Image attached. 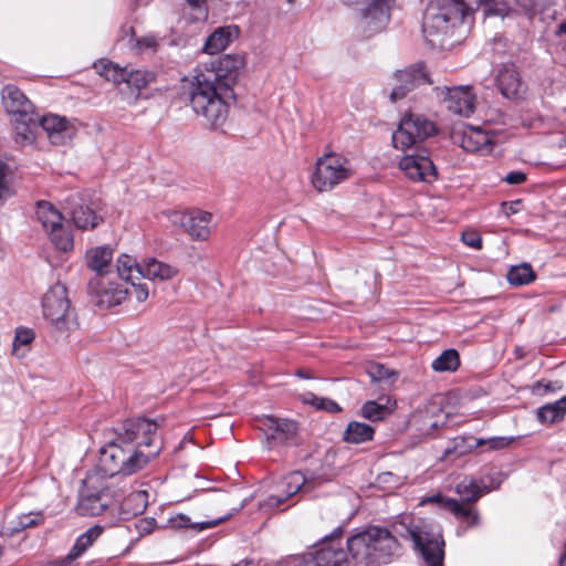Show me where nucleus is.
<instances>
[{
	"label": "nucleus",
	"mask_w": 566,
	"mask_h": 566,
	"mask_svg": "<svg viewBox=\"0 0 566 566\" xmlns=\"http://www.w3.org/2000/svg\"><path fill=\"white\" fill-rule=\"evenodd\" d=\"M243 66L242 56L229 54L211 69L197 70L189 80L190 105L206 126L216 129L226 123L230 102L234 99L233 85Z\"/></svg>",
	"instance_id": "1"
},
{
	"label": "nucleus",
	"mask_w": 566,
	"mask_h": 566,
	"mask_svg": "<svg viewBox=\"0 0 566 566\" xmlns=\"http://www.w3.org/2000/svg\"><path fill=\"white\" fill-rule=\"evenodd\" d=\"M157 429L158 423L146 418L124 421L117 438L101 449L96 467L113 478L138 472L160 451L153 438Z\"/></svg>",
	"instance_id": "2"
},
{
	"label": "nucleus",
	"mask_w": 566,
	"mask_h": 566,
	"mask_svg": "<svg viewBox=\"0 0 566 566\" xmlns=\"http://www.w3.org/2000/svg\"><path fill=\"white\" fill-rule=\"evenodd\" d=\"M480 6L489 13L504 15L509 11L502 0H430L427 4L422 32L432 45H444L455 36L465 23V19Z\"/></svg>",
	"instance_id": "3"
},
{
	"label": "nucleus",
	"mask_w": 566,
	"mask_h": 566,
	"mask_svg": "<svg viewBox=\"0 0 566 566\" xmlns=\"http://www.w3.org/2000/svg\"><path fill=\"white\" fill-rule=\"evenodd\" d=\"M347 548L356 566H379L398 553L399 544L388 530L370 526L350 536Z\"/></svg>",
	"instance_id": "4"
},
{
	"label": "nucleus",
	"mask_w": 566,
	"mask_h": 566,
	"mask_svg": "<svg viewBox=\"0 0 566 566\" xmlns=\"http://www.w3.org/2000/svg\"><path fill=\"white\" fill-rule=\"evenodd\" d=\"M399 526L405 530L400 535L412 541L426 566H443L444 541L439 525L426 518L411 517L405 518Z\"/></svg>",
	"instance_id": "5"
},
{
	"label": "nucleus",
	"mask_w": 566,
	"mask_h": 566,
	"mask_svg": "<svg viewBox=\"0 0 566 566\" xmlns=\"http://www.w3.org/2000/svg\"><path fill=\"white\" fill-rule=\"evenodd\" d=\"M42 312L44 318L60 333H70L77 327L66 286L60 282L44 294Z\"/></svg>",
	"instance_id": "6"
},
{
	"label": "nucleus",
	"mask_w": 566,
	"mask_h": 566,
	"mask_svg": "<svg viewBox=\"0 0 566 566\" xmlns=\"http://www.w3.org/2000/svg\"><path fill=\"white\" fill-rule=\"evenodd\" d=\"M354 174L350 161L338 154H326L316 160L312 185L319 192L329 191Z\"/></svg>",
	"instance_id": "7"
},
{
	"label": "nucleus",
	"mask_w": 566,
	"mask_h": 566,
	"mask_svg": "<svg viewBox=\"0 0 566 566\" xmlns=\"http://www.w3.org/2000/svg\"><path fill=\"white\" fill-rule=\"evenodd\" d=\"M436 133L432 122L421 114H406L392 133V145L401 151L417 150L420 144Z\"/></svg>",
	"instance_id": "8"
},
{
	"label": "nucleus",
	"mask_w": 566,
	"mask_h": 566,
	"mask_svg": "<svg viewBox=\"0 0 566 566\" xmlns=\"http://www.w3.org/2000/svg\"><path fill=\"white\" fill-rule=\"evenodd\" d=\"M117 273L122 279L136 277L138 281L143 279L167 281L178 274V270L167 263L160 262L155 258H149L143 264L127 254L118 256L116 264Z\"/></svg>",
	"instance_id": "9"
},
{
	"label": "nucleus",
	"mask_w": 566,
	"mask_h": 566,
	"mask_svg": "<svg viewBox=\"0 0 566 566\" xmlns=\"http://www.w3.org/2000/svg\"><path fill=\"white\" fill-rule=\"evenodd\" d=\"M36 219L48 233L56 249L67 252L73 249L74 240L71 231L63 224L62 213L50 202L39 201L35 210Z\"/></svg>",
	"instance_id": "10"
},
{
	"label": "nucleus",
	"mask_w": 566,
	"mask_h": 566,
	"mask_svg": "<svg viewBox=\"0 0 566 566\" xmlns=\"http://www.w3.org/2000/svg\"><path fill=\"white\" fill-rule=\"evenodd\" d=\"M346 6H358L365 0H342ZM395 0H366L360 9L359 28L366 36H371L386 29L390 21V10Z\"/></svg>",
	"instance_id": "11"
},
{
	"label": "nucleus",
	"mask_w": 566,
	"mask_h": 566,
	"mask_svg": "<svg viewBox=\"0 0 566 566\" xmlns=\"http://www.w3.org/2000/svg\"><path fill=\"white\" fill-rule=\"evenodd\" d=\"M99 205L98 200L73 195L66 199L65 209L77 229L93 230L103 221V217L99 214Z\"/></svg>",
	"instance_id": "12"
},
{
	"label": "nucleus",
	"mask_w": 566,
	"mask_h": 566,
	"mask_svg": "<svg viewBox=\"0 0 566 566\" xmlns=\"http://www.w3.org/2000/svg\"><path fill=\"white\" fill-rule=\"evenodd\" d=\"M427 84H432V81L423 63H416L403 70H398L392 75L389 98L392 103H397L415 88Z\"/></svg>",
	"instance_id": "13"
},
{
	"label": "nucleus",
	"mask_w": 566,
	"mask_h": 566,
	"mask_svg": "<svg viewBox=\"0 0 566 566\" xmlns=\"http://www.w3.org/2000/svg\"><path fill=\"white\" fill-rule=\"evenodd\" d=\"M303 489L307 490L305 476L300 471L287 473L273 484L272 492L260 503V507L276 509Z\"/></svg>",
	"instance_id": "14"
},
{
	"label": "nucleus",
	"mask_w": 566,
	"mask_h": 566,
	"mask_svg": "<svg viewBox=\"0 0 566 566\" xmlns=\"http://www.w3.org/2000/svg\"><path fill=\"white\" fill-rule=\"evenodd\" d=\"M340 535L342 528L335 530L328 541L305 558L303 566H349L346 552L335 544V537Z\"/></svg>",
	"instance_id": "15"
},
{
	"label": "nucleus",
	"mask_w": 566,
	"mask_h": 566,
	"mask_svg": "<svg viewBox=\"0 0 566 566\" xmlns=\"http://www.w3.org/2000/svg\"><path fill=\"white\" fill-rule=\"evenodd\" d=\"M438 92L443 95L447 107L453 114L469 117L475 109V95L468 85L453 87H437Z\"/></svg>",
	"instance_id": "16"
},
{
	"label": "nucleus",
	"mask_w": 566,
	"mask_h": 566,
	"mask_svg": "<svg viewBox=\"0 0 566 566\" xmlns=\"http://www.w3.org/2000/svg\"><path fill=\"white\" fill-rule=\"evenodd\" d=\"M39 127L43 129L53 145H64L71 140L75 133V125L65 117L48 114L39 118Z\"/></svg>",
	"instance_id": "17"
},
{
	"label": "nucleus",
	"mask_w": 566,
	"mask_h": 566,
	"mask_svg": "<svg viewBox=\"0 0 566 566\" xmlns=\"http://www.w3.org/2000/svg\"><path fill=\"white\" fill-rule=\"evenodd\" d=\"M399 168L413 181H431L436 177V168L431 159L417 153L402 157Z\"/></svg>",
	"instance_id": "18"
},
{
	"label": "nucleus",
	"mask_w": 566,
	"mask_h": 566,
	"mask_svg": "<svg viewBox=\"0 0 566 566\" xmlns=\"http://www.w3.org/2000/svg\"><path fill=\"white\" fill-rule=\"evenodd\" d=\"M452 139L465 151H491V137L479 127L465 126L462 129H455L452 133Z\"/></svg>",
	"instance_id": "19"
},
{
	"label": "nucleus",
	"mask_w": 566,
	"mask_h": 566,
	"mask_svg": "<svg viewBox=\"0 0 566 566\" xmlns=\"http://www.w3.org/2000/svg\"><path fill=\"white\" fill-rule=\"evenodd\" d=\"M1 95L3 107L12 119L30 118V116L36 114L33 104L17 86H4Z\"/></svg>",
	"instance_id": "20"
},
{
	"label": "nucleus",
	"mask_w": 566,
	"mask_h": 566,
	"mask_svg": "<svg viewBox=\"0 0 566 566\" xmlns=\"http://www.w3.org/2000/svg\"><path fill=\"white\" fill-rule=\"evenodd\" d=\"M117 499V494L95 493L85 489L80 490L76 512L84 516H96L102 514L113 501Z\"/></svg>",
	"instance_id": "21"
},
{
	"label": "nucleus",
	"mask_w": 566,
	"mask_h": 566,
	"mask_svg": "<svg viewBox=\"0 0 566 566\" xmlns=\"http://www.w3.org/2000/svg\"><path fill=\"white\" fill-rule=\"evenodd\" d=\"M439 504L446 510L450 511L454 516L462 522H465L469 527L475 526L479 524L480 516L478 511H473L470 506L461 504L459 501L451 499V497H444L440 494L431 495L426 499H423L420 504Z\"/></svg>",
	"instance_id": "22"
},
{
	"label": "nucleus",
	"mask_w": 566,
	"mask_h": 566,
	"mask_svg": "<svg viewBox=\"0 0 566 566\" xmlns=\"http://www.w3.org/2000/svg\"><path fill=\"white\" fill-rule=\"evenodd\" d=\"M496 82L505 98L518 99L523 96L524 85L514 65H503L499 71Z\"/></svg>",
	"instance_id": "23"
},
{
	"label": "nucleus",
	"mask_w": 566,
	"mask_h": 566,
	"mask_svg": "<svg viewBox=\"0 0 566 566\" xmlns=\"http://www.w3.org/2000/svg\"><path fill=\"white\" fill-rule=\"evenodd\" d=\"M262 423L266 430L268 439L279 443L291 440L297 432V423L293 420L266 416Z\"/></svg>",
	"instance_id": "24"
},
{
	"label": "nucleus",
	"mask_w": 566,
	"mask_h": 566,
	"mask_svg": "<svg viewBox=\"0 0 566 566\" xmlns=\"http://www.w3.org/2000/svg\"><path fill=\"white\" fill-rule=\"evenodd\" d=\"M239 36L237 25H226L216 29L206 40L203 52L213 55L226 50Z\"/></svg>",
	"instance_id": "25"
},
{
	"label": "nucleus",
	"mask_w": 566,
	"mask_h": 566,
	"mask_svg": "<svg viewBox=\"0 0 566 566\" xmlns=\"http://www.w3.org/2000/svg\"><path fill=\"white\" fill-rule=\"evenodd\" d=\"M101 291H96L98 297V304L105 307H112L122 304L127 297L129 292L126 291V283H108L104 285L103 282H98Z\"/></svg>",
	"instance_id": "26"
},
{
	"label": "nucleus",
	"mask_w": 566,
	"mask_h": 566,
	"mask_svg": "<svg viewBox=\"0 0 566 566\" xmlns=\"http://www.w3.org/2000/svg\"><path fill=\"white\" fill-rule=\"evenodd\" d=\"M13 120L14 140L18 145L32 144L35 139V130L39 127V116L34 114L30 118H15Z\"/></svg>",
	"instance_id": "27"
},
{
	"label": "nucleus",
	"mask_w": 566,
	"mask_h": 566,
	"mask_svg": "<svg viewBox=\"0 0 566 566\" xmlns=\"http://www.w3.org/2000/svg\"><path fill=\"white\" fill-rule=\"evenodd\" d=\"M13 120L14 140L18 145L32 144L35 139V130L39 127V116L34 114L30 118H15Z\"/></svg>",
	"instance_id": "28"
},
{
	"label": "nucleus",
	"mask_w": 566,
	"mask_h": 566,
	"mask_svg": "<svg viewBox=\"0 0 566 566\" xmlns=\"http://www.w3.org/2000/svg\"><path fill=\"white\" fill-rule=\"evenodd\" d=\"M113 476L106 474L98 467L87 472L85 478L82 480V489L95 493L116 494L111 488V480Z\"/></svg>",
	"instance_id": "29"
},
{
	"label": "nucleus",
	"mask_w": 566,
	"mask_h": 566,
	"mask_svg": "<svg viewBox=\"0 0 566 566\" xmlns=\"http://www.w3.org/2000/svg\"><path fill=\"white\" fill-rule=\"evenodd\" d=\"M191 217L193 220L189 223L187 233L193 240H207L211 232L212 214L207 211L193 210Z\"/></svg>",
	"instance_id": "30"
},
{
	"label": "nucleus",
	"mask_w": 566,
	"mask_h": 566,
	"mask_svg": "<svg viewBox=\"0 0 566 566\" xmlns=\"http://www.w3.org/2000/svg\"><path fill=\"white\" fill-rule=\"evenodd\" d=\"M455 492L460 495L461 504L470 506L473 511L471 503L478 501L484 493L489 492L486 486H481L474 479L464 478L455 486Z\"/></svg>",
	"instance_id": "31"
},
{
	"label": "nucleus",
	"mask_w": 566,
	"mask_h": 566,
	"mask_svg": "<svg viewBox=\"0 0 566 566\" xmlns=\"http://www.w3.org/2000/svg\"><path fill=\"white\" fill-rule=\"evenodd\" d=\"M102 533L103 528L98 525L90 527L86 532L76 538L74 545L66 555V559L71 562L82 556L87 551V548H90L93 543L102 535Z\"/></svg>",
	"instance_id": "32"
},
{
	"label": "nucleus",
	"mask_w": 566,
	"mask_h": 566,
	"mask_svg": "<svg viewBox=\"0 0 566 566\" xmlns=\"http://www.w3.org/2000/svg\"><path fill=\"white\" fill-rule=\"evenodd\" d=\"M113 259V250L108 247H96L86 252V263L91 270L98 274L106 272Z\"/></svg>",
	"instance_id": "33"
},
{
	"label": "nucleus",
	"mask_w": 566,
	"mask_h": 566,
	"mask_svg": "<svg viewBox=\"0 0 566 566\" xmlns=\"http://www.w3.org/2000/svg\"><path fill=\"white\" fill-rule=\"evenodd\" d=\"M374 433L375 430L371 426L364 422L352 421L347 424L343 433V439L347 443L359 444L370 441Z\"/></svg>",
	"instance_id": "34"
},
{
	"label": "nucleus",
	"mask_w": 566,
	"mask_h": 566,
	"mask_svg": "<svg viewBox=\"0 0 566 566\" xmlns=\"http://www.w3.org/2000/svg\"><path fill=\"white\" fill-rule=\"evenodd\" d=\"M94 67L101 76L116 85L124 83L126 80L127 66L120 67L111 61L101 60L94 64Z\"/></svg>",
	"instance_id": "35"
},
{
	"label": "nucleus",
	"mask_w": 566,
	"mask_h": 566,
	"mask_svg": "<svg viewBox=\"0 0 566 566\" xmlns=\"http://www.w3.org/2000/svg\"><path fill=\"white\" fill-rule=\"evenodd\" d=\"M460 366L459 353L449 348L443 350L432 363L431 368L437 373H453Z\"/></svg>",
	"instance_id": "36"
},
{
	"label": "nucleus",
	"mask_w": 566,
	"mask_h": 566,
	"mask_svg": "<svg viewBox=\"0 0 566 566\" xmlns=\"http://www.w3.org/2000/svg\"><path fill=\"white\" fill-rule=\"evenodd\" d=\"M13 171L10 166L0 157V207L14 196Z\"/></svg>",
	"instance_id": "37"
},
{
	"label": "nucleus",
	"mask_w": 566,
	"mask_h": 566,
	"mask_svg": "<svg viewBox=\"0 0 566 566\" xmlns=\"http://www.w3.org/2000/svg\"><path fill=\"white\" fill-rule=\"evenodd\" d=\"M566 413V397L547 403L537 410V418L541 422L554 423L560 420Z\"/></svg>",
	"instance_id": "38"
},
{
	"label": "nucleus",
	"mask_w": 566,
	"mask_h": 566,
	"mask_svg": "<svg viewBox=\"0 0 566 566\" xmlns=\"http://www.w3.org/2000/svg\"><path fill=\"white\" fill-rule=\"evenodd\" d=\"M148 492L144 490L132 492L120 504L122 510L132 515L144 513L147 507Z\"/></svg>",
	"instance_id": "39"
},
{
	"label": "nucleus",
	"mask_w": 566,
	"mask_h": 566,
	"mask_svg": "<svg viewBox=\"0 0 566 566\" xmlns=\"http://www.w3.org/2000/svg\"><path fill=\"white\" fill-rule=\"evenodd\" d=\"M507 281L511 285H527L536 277L535 272L528 263L513 265L507 272Z\"/></svg>",
	"instance_id": "40"
},
{
	"label": "nucleus",
	"mask_w": 566,
	"mask_h": 566,
	"mask_svg": "<svg viewBox=\"0 0 566 566\" xmlns=\"http://www.w3.org/2000/svg\"><path fill=\"white\" fill-rule=\"evenodd\" d=\"M475 439L476 438L472 437L454 438L451 444L444 449L443 459H448L451 455L461 457L471 452L473 449H476L478 446H475Z\"/></svg>",
	"instance_id": "41"
},
{
	"label": "nucleus",
	"mask_w": 566,
	"mask_h": 566,
	"mask_svg": "<svg viewBox=\"0 0 566 566\" xmlns=\"http://www.w3.org/2000/svg\"><path fill=\"white\" fill-rule=\"evenodd\" d=\"M125 84L136 91L145 88L154 81V73L147 70H134L127 66Z\"/></svg>",
	"instance_id": "42"
},
{
	"label": "nucleus",
	"mask_w": 566,
	"mask_h": 566,
	"mask_svg": "<svg viewBox=\"0 0 566 566\" xmlns=\"http://www.w3.org/2000/svg\"><path fill=\"white\" fill-rule=\"evenodd\" d=\"M302 401L315 407L317 410H323L329 413H337L342 411L340 406L336 401L329 398L318 397L313 392H304L302 395Z\"/></svg>",
	"instance_id": "43"
},
{
	"label": "nucleus",
	"mask_w": 566,
	"mask_h": 566,
	"mask_svg": "<svg viewBox=\"0 0 566 566\" xmlns=\"http://www.w3.org/2000/svg\"><path fill=\"white\" fill-rule=\"evenodd\" d=\"M34 338L31 329H18L12 343V353L18 358H23L29 352L30 344Z\"/></svg>",
	"instance_id": "44"
},
{
	"label": "nucleus",
	"mask_w": 566,
	"mask_h": 566,
	"mask_svg": "<svg viewBox=\"0 0 566 566\" xmlns=\"http://www.w3.org/2000/svg\"><path fill=\"white\" fill-rule=\"evenodd\" d=\"M515 441V437L476 438L475 446L486 447L485 451H500L509 448Z\"/></svg>",
	"instance_id": "45"
},
{
	"label": "nucleus",
	"mask_w": 566,
	"mask_h": 566,
	"mask_svg": "<svg viewBox=\"0 0 566 566\" xmlns=\"http://www.w3.org/2000/svg\"><path fill=\"white\" fill-rule=\"evenodd\" d=\"M388 413V408L376 401H367L361 407V416L370 421L382 420Z\"/></svg>",
	"instance_id": "46"
},
{
	"label": "nucleus",
	"mask_w": 566,
	"mask_h": 566,
	"mask_svg": "<svg viewBox=\"0 0 566 566\" xmlns=\"http://www.w3.org/2000/svg\"><path fill=\"white\" fill-rule=\"evenodd\" d=\"M123 280L126 282V291L129 292L128 296L135 297L139 303L148 298L149 291L146 283H142L136 277Z\"/></svg>",
	"instance_id": "47"
},
{
	"label": "nucleus",
	"mask_w": 566,
	"mask_h": 566,
	"mask_svg": "<svg viewBox=\"0 0 566 566\" xmlns=\"http://www.w3.org/2000/svg\"><path fill=\"white\" fill-rule=\"evenodd\" d=\"M367 374L370 377L371 381H382L387 380L390 377H395L396 373L394 370L388 369L381 364L373 363L367 366Z\"/></svg>",
	"instance_id": "48"
},
{
	"label": "nucleus",
	"mask_w": 566,
	"mask_h": 566,
	"mask_svg": "<svg viewBox=\"0 0 566 566\" xmlns=\"http://www.w3.org/2000/svg\"><path fill=\"white\" fill-rule=\"evenodd\" d=\"M171 523L174 527L177 528H198L199 531L210 528L214 525H217V522H201V523H195L192 524L190 522V518L187 515L178 514L174 518H171Z\"/></svg>",
	"instance_id": "49"
},
{
	"label": "nucleus",
	"mask_w": 566,
	"mask_h": 566,
	"mask_svg": "<svg viewBox=\"0 0 566 566\" xmlns=\"http://www.w3.org/2000/svg\"><path fill=\"white\" fill-rule=\"evenodd\" d=\"M164 216L170 221L171 224L182 228L186 232L189 223L193 220L190 212L181 211H166Z\"/></svg>",
	"instance_id": "50"
},
{
	"label": "nucleus",
	"mask_w": 566,
	"mask_h": 566,
	"mask_svg": "<svg viewBox=\"0 0 566 566\" xmlns=\"http://www.w3.org/2000/svg\"><path fill=\"white\" fill-rule=\"evenodd\" d=\"M18 520L20 522V524L18 525L21 531L25 530V528H29V527H33V526H36L39 525L42 520H43V516L41 513H27V514H22L20 516H18Z\"/></svg>",
	"instance_id": "51"
},
{
	"label": "nucleus",
	"mask_w": 566,
	"mask_h": 566,
	"mask_svg": "<svg viewBox=\"0 0 566 566\" xmlns=\"http://www.w3.org/2000/svg\"><path fill=\"white\" fill-rule=\"evenodd\" d=\"M20 524L18 517L10 518L7 516L0 527V535L2 536H13L21 532V528L18 526Z\"/></svg>",
	"instance_id": "52"
},
{
	"label": "nucleus",
	"mask_w": 566,
	"mask_h": 566,
	"mask_svg": "<svg viewBox=\"0 0 566 566\" xmlns=\"http://www.w3.org/2000/svg\"><path fill=\"white\" fill-rule=\"evenodd\" d=\"M463 243L473 249H480L482 247V240L480 235L474 231H464L461 235Z\"/></svg>",
	"instance_id": "53"
},
{
	"label": "nucleus",
	"mask_w": 566,
	"mask_h": 566,
	"mask_svg": "<svg viewBox=\"0 0 566 566\" xmlns=\"http://www.w3.org/2000/svg\"><path fill=\"white\" fill-rule=\"evenodd\" d=\"M515 1L527 13H535L545 4V0H515Z\"/></svg>",
	"instance_id": "54"
},
{
	"label": "nucleus",
	"mask_w": 566,
	"mask_h": 566,
	"mask_svg": "<svg viewBox=\"0 0 566 566\" xmlns=\"http://www.w3.org/2000/svg\"><path fill=\"white\" fill-rule=\"evenodd\" d=\"M136 45L139 50H155L157 48V40L154 35H146L136 40Z\"/></svg>",
	"instance_id": "55"
},
{
	"label": "nucleus",
	"mask_w": 566,
	"mask_h": 566,
	"mask_svg": "<svg viewBox=\"0 0 566 566\" xmlns=\"http://www.w3.org/2000/svg\"><path fill=\"white\" fill-rule=\"evenodd\" d=\"M503 180L509 185H520L526 180V175L522 171H510Z\"/></svg>",
	"instance_id": "56"
},
{
	"label": "nucleus",
	"mask_w": 566,
	"mask_h": 566,
	"mask_svg": "<svg viewBox=\"0 0 566 566\" xmlns=\"http://www.w3.org/2000/svg\"><path fill=\"white\" fill-rule=\"evenodd\" d=\"M521 205H522L521 200L503 202L502 210L506 216L514 214L520 211Z\"/></svg>",
	"instance_id": "57"
},
{
	"label": "nucleus",
	"mask_w": 566,
	"mask_h": 566,
	"mask_svg": "<svg viewBox=\"0 0 566 566\" xmlns=\"http://www.w3.org/2000/svg\"><path fill=\"white\" fill-rule=\"evenodd\" d=\"M190 6L197 8L200 11V14L202 17L207 15L206 8H202L201 6L205 3V0H186Z\"/></svg>",
	"instance_id": "58"
},
{
	"label": "nucleus",
	"mask_w": 566,
	"mask_h": 566,
	"mask_svg": "<svg viewBox=\"0 0 566 566\" xmlns=\"http://www.w3.org/2000/svg\"><path fill=\"white\" fill-rule=\"evenodd\" d=\"M556 35H566V20L558 24Z\"/></svg>",
	"instance_id": "59"
},
{
	"label": "nucleus",
	"mask_w": 566,
	"mask_h": 566,
	"mask_svg": "<svg viewBox=\"0 0 566 566\" xmlns=\"http://www.w3.org/2000/svg\"><path fill=\"white\" fill-rule=\"evenodd\" d=\"M150 0H133L137 7H143L149 3Z\"/></svg>",
	"instance_id": "60"
},
{
	"label": "nucleus",
	"mask_w": 566,
	"mask_h": 566,
	"mask_svg": "<svg viewBox=\"0 0 566 566\" xmlns=\"http://www.w3.org/2000/svg\"><path fill=\"white\" fill-rule=\"evenodd\" d=\"M559 147L566 151V136L558 142Z\"/></svg>",
	"instance_id": "61"
},
{
	"label": "nucleus",
	"mask_w": 566,
	"mask_h": 566,
	"mask_svg": "<svg viewBox=\"0 0 566 566\" xmlns=\"http://www.w3.org/2000/svg\"><path fill=\"white\" fill-rule=\"evenodd\" d=\"M565 562H566V544H565L564 553L562 554L560 559H559L560 565H563Z\"/></svg>",
	"instance_id": "62"
},
{
	"label": "nucleus",
	"mask_w": 566,
	"mask_h": 566,
	"mask_svg": "<svg viewBox=\"0 0 566 566\" xmlns=\"http://www.w3.org/2000/svg\"><path fill=\"white\" fill-rule=\"evenodd\" d=\"M296 375L301 378H310V376L307 374H305L303 370H297Z\"/></svg>",
	"instance_id": "63"
},
{
	"label": "nucleus",
	"mask_w": 566,
	"mask_h": 566,
	"mask_svg": "<svg viewBox=\"0 0 566 566\" xmlns=\"http://www.w3.org/2000/svg\"><path fill=\"white\" fill-rule=\"evenodd\" d=\"M386 476H391V473H390V472H387V473H384V474L381 475V478H386ZM384 481H386V479H384Z\"/></svg>",
	"instance_id": "64"
}]
</instances>
